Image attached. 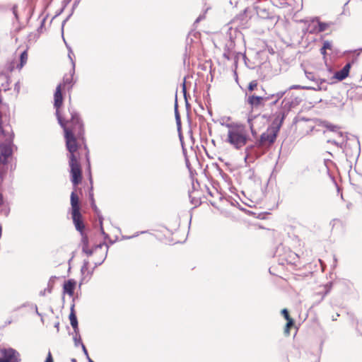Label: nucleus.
Instances as JSON below:
<instances>
[{
	"instance_id": "2eb2a0df",
	"label": "nucleus",
	"mask_w": 362,
	"mask_h": 362,
	"mask_svg": "<svg viewBox=\"0 0 362 362\" xmlns=\"http://www.w3.org/2000/svg\"><path fill=\"white\" fill-rule=\"evenodd\" d=\"M328 28V24L323 22H318L317 27L315 29V31L317 33H321L327 30Z\"/></svg>"
},
{
	"instance_id": "f8f14e48",
	"label": "nucleus",
	"mask_w": 362,
	"mask_h": 362,
	"mask_svg": "<svg viewBox=\"0 0 362 362\" xmlns=\"http://www.w3.org/2000/svg\"><path fill=\"white\" fill-rule=\"evenodd\" d=\"M69 320H70L71 325L72 326L73 329H74V332H77L78 331V320H77V317L76 315L74 305H72V307L71 308V312L69 314Z\"/></svg>"
},
{
	"instance_id": "0eeeda50",
	"label": "nucleus",
	"mask_w": 362,
	"mask_h": 362,
	"mask_svg": "<svg viewBox=\"0 0 362 362\" xmlns=\"http://www.w3.org/2000/svg\"><path fill=\"white\" fill-rule=\"evenodd\" d=\"M0 362H21L20 353L11 348H0Z\"/></svg>"
},
{
	"instance_id": "c85d7f7f",
	"label": "nucleus",
	"mask_w": 362,
	"mask_h": 362,
	"mask_svg": "<svg viewBox=\"0 0 362 362\" xmlns=\"http://www.w3.org/2000/svg\"><path fill=\"white\" fill-rule=\"evenodd\" d=\"M88 361L89 362H94L93 360H91L90 358L88 359Z\"/></svg>"
},
{
	"instance_id": "4be33fe9",
	"label": "nucleus",
	"mask_w": 362,
	"mask_h": 362,
	"mask_svg": "<svg viewBox=\"0 0 362 362\" xmlns=\"http://www.w3.org/2000/svg\"><path fill=\"white\" fill-rule=\"evenodd\" d=\"M45 362H54V360H53V358H52V354L50 351L48 352L47 358Z\"/></svg>"
},
{
	"instance_id": "5701e85b",
	"label": "nucleus",
	"mask_w": 362,
	"mask_h": 362,
	"mask_svg": "<svg viewBox=\"0 0 362 362\" xmlns=\"http://www.w3.org/2000/svg\"><path fill=\"white\" fill-rule=\"evenodd\" d=\"M284 94V92H279V93H276L277 98L279 99V98H282Z\"/></svg>"
},
{
	"instance_id": "7ed1b4c3",
	"label": "nucleus",
	"mask_w": 362,
	"mask_h": 362,
	"mask_svg": "<svg viewBox=\"0 0 362 362\" xmlns=\"http://www.w3.org/2000/svg\"><path fill=\"white\" fill-rule=\"evenodd\" d=\"M70 202L71 206V217L73 219L74 224L77 230L83 234L85 225L81 214V204L79 201L78 195L77 194L76 189L71 194Z\"/></svg>"
},
{
	"instance_id": "9d476101",
	"label": "nucleus",
	"mask_w": 362,
	"mask_h": 362,
	"mask_svg": "<svg viewBox=\"0 0 362 362\" xmlns=\"http://www.w3.org/2000/svg\"><path fill=\"white\" fill-rule=\"evenodd\" d=\"M351 67V63H347L341 70L334 73V78L341 81L349 76Z\"/></svg>"
},
{
	"instance_id": "f3484780",
	"label": "nucleus",
	"mask_w": 362,
	"mask_h": 362,
	"mask_svg": "<svg viewBox=\"0 0 362 362\" xmlns=\"http://www.w3.org/2000/svg\"><path fill=\"white\" fill-rule=\"evenodd\" d=\"M294 325V320H288L287 321L286 324V326L284 327V334L286 335V336H288L290 335V329Z\"/></svg>"
},
{
	"instance_id": "4468645a",
	"label": "nucleus",
	"mask_w": 362,
	"mask_h": 362,
	"mask_svg": "<svg viewBox=\"0 0 362 362\" xmlns=\"http://www.w3.org/2000/svg\"><path fill=\"white\" fill-rule=\"evenodd\" d=\"M287 261L292 264H296L299 262V257L297 254L291 252L288 256Z\"/></svg>"
},
{
	"instance_id": "393cba45",
	"label": "nucleus",
	"mask_w": 362,
	"mask_h": 362,
	"mask_svg": "<svg viewBox=\"0 0 362 362\" xmlns=\"http://www.w3.org/2000/svg\"><path fill=\"white\" fill-rule=\"evenodd\" d=\"M3 196L0 194V206L3 204Z\"/></svg>"
},
{
	"instance_id": "bb28decb",
	"label": "nucleus",
	"mask_w": 362,
	"mask_h": 362,
	"mask_svg": "<svg viewBox=\"0 0 362 362\" xmlns=\"http://www.w3.org/2000/svg\"><path fill=\"white\" fill-rule=\"evenodd\" d=\"M71 361H72V362H77V361H76V359H75V358H72V359H71Z\"/></svg>"
},
{
	"instance_id": "412c9836",
	"label": "nucleus",
	"mask_w": 362,
	"mask_h": 362,
	"mask_svg": "<svg viewBox=\"0 0 362 362\" xmlns=\"http://www.w3.org/2000/svg\"><path fill=\"white\" fill-rule=\"evenodd\" d=\"M100 228L101 233L104 235L105 239L108 238H109L108 235L106 234L104 231V228L103 226V221L101 220H100Z\"/></svg>"
},
{
	"instance_id": "1a4fd4ad",
	"label": "nucleus",
	"mask_w": 362,
	"mask_h": 362,
	"mask_svg": "<svg viewBox=\"0 0 362 362\" xmlns=\"http://www.w3.org/2000/svg\"><path fill=\"white\" fill-rule=\"evenodd\" d=\"M76 284L77 283L74 279L65 281L63 284V293L68 294L70 297L73 296Z\"/></svg>"
},
{
	"instance_id": "39448f33",
	"label": "nucleus",
	"mask_w": 362,
	"mask_h": 362,
	"mask_svg": "<svg viewBox=\"0 0 362 362\" xmlns=\"http://www.w3.org/2000/svg\"><path fill=\"white\" fill-rule=\"evenodd\" d=\"M82 235V251L86 253L88 256L92 255L93 253H96L98 250H103V254L100 257V260L103 261V259L106 257L108 246L105 243H100L96 245L93 249H90L88 245V237L85 235Z\"/></svg>"
},
{
	"instance_id": "20e7f679",
	"label": "nucleus",
	"mask_w": 362,
	"mask_h": 362,
	"mask_svg": "<svg viewBox=\"0 0 362 362\" xmlns=\"http://www.w3.org/2000/svg\"><path fill=\"white\" fill-rule=\"evenodd\" d=\"M281 122L282 119L279 123L274 120L272 125L268 127L265 132L262 134L259 139L257 141V146L259 147L270 146L274 143L280 129Z\"/></svg>"
},
{
	"instance_id": "f257e3e1",
	"label": "nucleus",
	"mask_w": 362,
	"mask_h": 362,
	"mask_svg": "<svg viewBox=\"0 0 362 362\" xmlns=\"http://www.w3.org/2000/svg\"><path fill=\"white\" fill-rule=\"evenodd\" d=\"M74 65L72 64L69 72L65 74L61 83L58 84L54 94V107L56 115L64 132L66 148L68 151L67 158L70 168L71 181L76 188L81 183V160L84 158L91 180L90 151L84 136L85 130L82 120L77 112L69 110L68 113H62L60 109L63 105V95L70 93L75 81L74 80Z\"/></svg>"
},
{
	"instance_id": "a211bd4d",
	"label": "nucleus",
	"mask_w": 362,
	"mask_h": 362,
	"mask_svg": "<svg viewBox=\"0 0 362 362\" xmlns=\"http://www.w3.org/2000/svg\"><path fill=\"white\" fill-rule=\"evenodd\" d=\"M281 314L286 320V321L293 320L289 315V313L287 309L284 308L281 310Z\"/></svg>"
},
{
	"instance_id": "6ab92c4d",
	"label": "nucleus",
	"mask_w": 362,
	"mask_h": 362,
	"mask_svg": "<svg viewBox=\"0 0 362 362\" xmlns=\"http://www.w3.org/2000/svg\"><path fill=\"white\" fill-rule=\"evenodd\" d=\"M88 266H89L88 262H84L83 265L81 267V272L83 274H85V272L88 271Z\"/></svg>"
},
{
	"instance_id": "b1692460",
	"label": "nucleus",
	"mask_w": 362,
	"mask_h": 362,
	"mask_svg": "<svg viewBox=\"0 0 362 362\" xmlns=\"http://www.w3.org/2000/svg\"><path fill=\"white\" fill-rule=\"evenodd\" d=\"M320 53H321L324 57H325V56H326V54H327V53H326V49H323V48L322 47V48L320 49Z\"/></svg>"
},
{
	"instance_id": "aec40b11",
	"label": "nucleus",
	"mask_w": 362,
	"mask_h": 362,
	"mask_svg": "<svg viewBox=\"0 0 362 362\" xmlns=\"http://www.w3.org/2000/svg\"><path fill=\"white\" fill-rule=\"evenodd\" d=\"M322 48L323 49H332V44L331 42H329V41H325L324 43H323V46H322Z\"/></svg>"
},
{
	"instance_id": "cd10ccee",
	"label": "nucleus",
	"mask_w": 362,
	"mask_h": 362,
	"mask_svg": "<svg viewBox=\"0 0 362 362\" xmlns=\"http://www.w3.org/2000/svg\"><path fill=\"white\" fill-rule=\"evenodd\" d=\"M56 327L57 328V329H59V322H58V323H57V325H56Z\"/></svg>"
},
{
	"instance_id": "a878e982",
	"label": "nucleus",
	"mask_w": 362,
	"mask_h": 362,
	"mask_svg": "<svg viewBox=\"0 0 362 362\" xmlns=\"http://www.w3.org/2000/svg\"><path fill=\"white\" fill-rule=\"evenodd\" d=\"M83 351H85V353L87 354L86 349L83 344Z\"/></svg>"
},
{
	"instance_id": "dca6fc26",
	"label": "nucleus",
	"mask_w": 362,
	"mask_h": 362,
	"mask_svg": "<svg viewBox=\"0 0 362 362\" xmlns=\"http://www.w3.org/2000/svg\"><path fill=\"white\" fill-rule=\"evenodd\" d=\"M258 87V82L257 80H253L250 81L247 86V90L250 93H252V91L257 89Z\"/></svg>"
},
{
	"instance_id": "9b49d317",
	"label": "nucleus",
	"mask_w": 362,
	"mask_h": 362,
	"mask_svg": "<svg viewBox=\"0 0 362 362\" xmlns=\"http://www.w3.org/2000/svg\"><path fill=\"white\" fill-rule=\"evenodd\" d=\"M12 150L9 146H4L0 149V163H6L7 159L11 156Z\"/></svg>"
},
{
	"instance_id": "423d86ee",
	"label": "nucleus",
	"mask_w": 362,
	"mask_h": 362,
	"mask_svg": "<svg viewBox=\"0 0 362 362\" xmlns=\"http://www.w3.org/2000/svg\"><path fill=\"white\" fill-rule=\"evenodd\" d=\"M248 123L252 136L257 137L259 132L267 126V119L264 115H258L248 119Z\"/></svg>"
},
{
	"instance_id": "ddd939ff",
	"label": "nucleus",
	"mask_w": 362,
	"mask_h": 362,
	"mask_svg": "<svg viewBox=\"0 0 362 362\" xmlns=\"http://www.w3.org/2000/svg\"><path fill=\"white\" fill-rule=\"evenodd\" d=\"M28 59V50L23 51L20 56V63L17 66L18 69H21L27 63Z\"/></svg>"
},
{
	"instance_id": "f03ea898",
	"label": "nucleus",
	"mask_w": 362,
	"mask_h": 362,
	"mask_svg": "<svg viewBox=\"0 0 362 362\" xmlns=\"http://www.w3.org/2000/svg\"><path fill=\"white\" fill-rule=\"evenodd\" d=\"M227 127L228 132L226 141L235 149L242 148L250 139L248 130L245 125L238 123H232Z\"/></svg>"
},
{
	"instance_id": "6e6552de",
	"label": "nucleus",
	"mask_w": 362,
	"mask_h": 362,
	"mask_svg": "<svg viewBox=\"0 0 362 362\" xmlns=\"http://www.w3.org/2000/svg\"><path fill=\"white\" fill-rule=\"evenodd\" d=\"M266 98L262 96H257L255 94L250 95L247 99V103L252 108H258L264 106Z\"/></svg>"
}]
</instances>
